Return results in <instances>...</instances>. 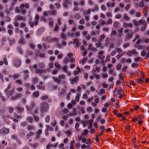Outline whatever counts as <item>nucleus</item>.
I'll use <instances>...</instances> for the list:
<instances>
[{
  "label": "nucleus",
  "mask_w": 149,
  "mask_h": 149,
  "mask_svg": "<svg viewBox=\"0 0 149 149\" xmlns=\"http://www.w3.org/2000/svg\"><path fill=\"white\" fill-rule=\"evenodd\" d=\"M29 105L30 107L28 106H26V108L28 111L30 113H31L33 111V114H37L39 109L38 108H35V105L34 102H31Z\"/></svg>",
  "instance_id": "nucleus-1"
},
{
  "label": "nucleus",
  "mask_w": 149,
  "mask_h": 149,
  "mask_svg": "<svg viewBox=\"0 0 149 149\" xmlns=\"http://www.w3.org/2000/svg\"><path fill=\"white\" fill-rule=\"evenodd\" d=\"M65 75L62 74L59 75L57 78L53 77L52 78L54 81L56 82L57 83L59 84L62 83L65 80Z\"/></svg>",
  "instance_id": "nucleus-2"
},
{
  "label": "nucleus",
  "mask_w": 149,
  "mask_h": 149,
  "mask_svg": "<svg viewBox=\"0 0 149 149\" xmlns=\"http://www.w3.org/2000/svg\"><path fill=\"white\" fill-rule=\"evenodd\" d=\"M49 108V105L47 102L41 103L40 104V111L42 113H45L47 111Z\"/></svg>",
  "instance_id": "nucleus-3"
},
{
  "label": "nucleus",
  "mask_w": 149,
  "mask_h": 149,
  "mask_svg": "<svg viewBox=\"0 0 149 149\" xmlns=\"http://www.w3.org/2000/svg\"><path fill=\"white\" fill-rule=\"evenodd\" d=\"M11 84H9L5 91V93L7 95L8 97H9L14 93V88L12 89V90H10V89L11 88Z\"/></svg>",
  "instance_id": "nucleus-4"
},
{
  "label": "nucleus",
  "mask_w": 149,
  "mask_h": 149,
  "mask_svg": "<svg viewBox=\"0 0 149 149\" xmlns=\"http://www.w3.org/2000/svg\"><path fill=\"white\" fill-rule=\"evenodd\" d=\"M10 132L9 129L5 127H3L0 130V134L4 135L7 134Z\"/></svg>",
  "instance_id": "nucleus-5"
},
{
  "label": "nucleus",
  "mask_w": 149,
  "mask_h": 149,
  "mask_svg": "<svg viewBox=\"0 0 149 149\" xmlns=\"http://www.w3.org/2000/svg\"><path fill=\"white\" fill-rule=\"evenodd\" d=\"M26 19V17H23L19 16V15H17L14 19V20L15 21H17L23 20V21H24Z\"/></svg>",
  "instance_id": "nucleus-6"
},
{
  "label": "nucleus",
  "mask_w": 149,
  "mask_h": 149,
  "mask_svg": "<svg viewBox=\"0 0 149 149\" xmlns=\"http://www.w3.org/2000/svg\"><path fill=\"white\" fill-rule=\"evenodd\" d=\"M25 86L27 88L28 90H29L31 89V90H33L35 89V87L34 86L31 85L29 83H26L25 84Z\"/></svg>",
  "instance_id": "nucleus-7"
},
{
  "label": "nucleus",
  "mask_w": 149,
  "mask_h": 149,
  "mask_svg": "<svg viewBox=\"0 0 149 149\" xmlns=\"http://www.w3.org/2000/svg\"><path fill=\"white\" fill-rule=\"evenodd\" d=\"M16 108L17 110V112L19 113H22L24 110V108L19 105H17Z\"/></svg>",
  "instance_id": "nucleus-8"
},
{
  "label": "nucleus",
  "mask_w": 149,
  "mask_h": 149,
  "mask_svg": "<svg viewBox=\"0 0 149 149\" xmlns=\"http://www.w3.org/2000/svg\"><path fill=\"white\" fill-rule=\"evenodd\" d=\"M79 78V77L77 76H76L73 79L70 78V81L71 84H74V83H76L78 81Z\"/></svg>",
  "instance_id": "nucleus-9"
},
{
  "label": "nucleus",
  "mask_w": 149,
  "mask_h": 149,
  "mask_svg": "<svg viewBox=\"0 0 149 149\" xmlns=\"http://www.w3.org/2000/svg\"><path fill=\"white\" fill-rule=\"evenodd\" d=\"M35 72L36 73H38L40 75H41L46 71L45 70H40L39 68H37L35 69Z\"/></svg>",
  "instance_id": "nucleus-10"
},
{
  "label": "nucleus",
  "mask_w": 149,
  "mask_h": 149,
  "mask_svg": "<svg viewBox=\"0 0 149 149\" xmlns=\"http://www.w3.org/2000/svg\"><path fill=\"white\" fill-rule=\"evenodd\" d=\"M4 64L5 65H8V63L6 58H4L3 59V61H0V66L3 65Z\"/></svg>",
  "instance_id": "nucleus-11"
},
{
  "label": "nucleus",
  "mask_w": 149,
  "mask_h": 149,
  "mask_svg": "<svg viewBox=\"0 0 149 149\" xmlns=\"http://www.w3.org/2000/svg\"><path fill=\"white\" fill-rule=\"evenodd\" d=\"M14 64L16 67H19L21 64L20 61L19 59H16L14 61Z\"/></svg>",
  "instance_id": "nucleus-12"
},
{
  "label": "nucleus",
  "mask_w": 149,
  "mask_h": 149,
  "mask_svg": "<svg viewBox=\"0 0 149 149\" xmlns=\"http://www.w3.org/2000/svg\"><path fill=\"white\" fill-rule=\"evenodd\" d=\"M24 73V74L23 76L24 79L26 80L29 77V76L28 74L29 73V72L28 70H27L23 72Z\"/></svg>",
  "instance_id": "nucleus-13"
},
{
  "label": "nucleus",
  "mask_w": 149,
  "mask_h": 149,
  "mask_svg": "<svg viewBox=\"0 0 149 149\" xmlns=\"http://www.w3.org/2000/svg\"><path fill=\"white\" fill-rule=\"evenodd\" d=\"M48 13L51 15L54 16H56L57 14V12L56 10H49L48 11Z\"/></svg>",
  "instance_id": "nucleus-14"
},
{
  "label": "nucleus",
  "mask_w": 149,
  "mask_h": 149,
  "mask_svg": "<svg viewBox=\"0 0 149 149\" xmlns=\"http://www.w3.org/2000/svg\"><path fill=\"white\" fill-rule=\"evenodd\" d=\"M91 12V9L90 8L88 9L87 10H84L82 11L83 14L84 15H88L90 14Z\"/></svg>",
  "instance_id": "nucleus-15"
},
{
  "label": "nucleus",
  "mask_w": 149,
  "mask_h": 149,
  "mask_svg": "<svg viewBox=\"0 0 149 149\" xmlns=\"http://www.w3.org/2000/svg\"><path fill=\"white\" fill-rule=\"evenodd\" d=\"M14 116L15 117H11L10 118L13 121H15V122H17L18 121V120L17 118H19V115L16 113H14Z\"/></svg>",
  "instance_id": "nucleus-16"
},
{
  "label": "nucleus",
  "mask_w": 149,
  "mask_h": 149,
  "mask_svg": "<svg viewBox=\"0 0 149 149\" xmlns=\"http://www.w3.org/2000/svg\"><path fill=\"white\" fill-rule=\"evenodd\" d=\"M73 44V45H74L75 46L77 47H79L80 45V44L78 40L77 39H74Z\"/></svg>",
  "instance_id": "nucleus-17"
},
{
  "label": "nucleus",
  "mask_w": 149,
  "mask_h": 149,
  "mask_svg": "<svg viewBox=\"0 0 149 149\" xmlns=\"http://www.w3.org/2000/svg\"><path fill=\"white\" fill-rule=\"evenodd\" d=\"M79 141H81L83 143H86V139L84 137V136H80L79 137L78 139Z\"/></svg>",
  "instance_id": "nucleus-18"
},
{
  "label": "nucleus",
  "mask_w": 149,
  "mask_h": 149,
  "mask_svg": "<svg viewBox=\"0 0 149 149\" xmlns=\"http://www.w3.org/2000/svg\"><path fill=\"white\" fill-rule=\"evenodd\" d=\"M113 26L115 29H117L120 26V23L118 22H115L113 24Z\"/></svg>",
  "instance_id": "nucleus-19"
},
{
  "label": "nucleus",
  "mask_w": 149,
  "mask_h": 149,
  "mask_svg": "<svg viewBox=\"0 0 149 149\" xmlns=\"http://www.w3.org/2000/svg\"><path fill=\"white\" fill-rule=\"evenodd\" d=\"M27 129L29 131L34 130L35 129V127L33 125H29L27 126Z\"/></svg>",
  "instance_id": "nucleus-20"
},
{
  "label": "nucleus",
  "mask_w": 149,
  "mask_h": 149,
  "mask_svg": "<svg viewBox=\"0 0 149 149\" xmlns=\"http://www.w3.org/2000/svg\"><path fill=\"white\" fill-rule=\"evenodd\" d=\"M115 5V3L113 2H108L107 4V6L108 7H113Z\"/></svg>",
  "instance_id": "nucleus-21"
},
{
  "label": "nucleus",
  "mask_w": 149,
  "mask_h": 149,
  "mask_svg": "<svg viewBox=\"0 0 149 149\" xmlns=\"http://www.w3.org/2000/svg\"><path fill=\"white\" fill-rule=\"evenodd\" d=\"M68 34V36H70L71 37H73L75 35V34L74 33L72 32V30H69Z\"/></svg>",
  "instance_id": "nucleus-22"
},
{
  "label": "nucleus",
  "mask_w": 149,
  "mask_h": 149,
  "mask_svg": "<svg viewBox=\"0 0 149 149\" xmlns=\"http://www.w3.org/2000/svg\"><path fill=\"white\" fill-rule=\"evenodd\" d=\"M42 133V130L41 129L39 130L36 133V137L37 138H39V136Z\"/></svg>",
  "instance_id": "nucleus-23"
},
{
  "label": "nucleus",
  "mask_w": 149,
  "mask_h": 149,
  "mask_svg": "<svg viewBox=\"0 0 149 149\" xmlns=\"http://www.w3.org/2000/svg\"><path fill=\"white\" fill-rule=\"evenodd\" d=\"M77 70H74L73 72V74L74 75H77L80 72V70L79 67L77 68Z\"/></svg>",
  "instance_id": "nucleus-24"
},
{
  "label": "nucleus",
  "mask_w": 149,
  "mask_h": 149,
  "mask_svg": "<svg viewBox=\"0 0 149 149\" xmlns=\"http://www.w3.org/2000/svg\"><path fill=\"white\" fill-rule=\"evenodd\" d=\"M68 5V0H63V5L65 8H67V6Z\"/></svg>",
  "instance_id": "nucleus-25"
},
{
  "label": "nucleus",
  "mask_w": 149,
  "mask_h": 149,
  "mask_svg": "<svg viewBox=\"0 0 149 149\" xmlns=\"http://www.w3.org/2000/svg\"><path fill=\"white\" fill-rule=\"evenodd\" d=\"M88 58L87 57H85L84 58L81 60L79 61V62L80 63L83 64L85 63L87 60Z\"/></svg>",
  "instance_id": "nucleus-26"
},
{
  "label": "nucleus",
  "mask_w": 149,
  "mask_h": 149,
  "mask_svg": "<svg viewBox=\"0 0 149 149\" xmlns=\"http://www.w3.org/2000/svg\"><path fill=\"white\" fill-rule=\"evenodd\" d=\"M123 59L128 63H131L132 61L131 58H130L127 59L124 58H123Z\"/></svg>",
  "instance_id": "nucleus-27"
},
{
  "label": "nucleus",
  "mask_w": 149,
  "mask_h": 149,
  "mask_svg": "<svg viewBox=\"0 0 149 149\" xmlns=\"http://www.w3.org/2000/svg\"><path fill=\"white\" fill-rule=\"evenodd\" d=\"M147 24L145 23L142 26L141 28V31H144L146 28L147 27Z\"/></svg>",
  "instance_id": "nucleus-28"
},
{
  "label": "nucleus",
  "mask_w": 149,
  "mask_h": 149,
  "mask_svg": "<svg viewBox=\"0 0 149 149\" xmlns=\"http://www.w3.org/2000/svg\"><path fill=\"white\" fill-rule=\"evenodd\" d=\"M27 120L29 123H32L33 120V118L32 116L27 117Z\"/></svg>",
  "instance_id": "nucleus-29"
},
{
  "label": "nucleus",
  "mask_w": 149,
  "mask_h": 149,
  "mask_svg": "<svg viewBox=\"0 0 149 149\" xmlns=\"http://www.w3.org/2000/svg\"><path fill=\"white\" fill-rule=\"evenodd\" d=\"M39 95V93L38 91H35L33 94V96L34 97H38Z\"/></svg>",
  "instance_id": "nucleus-30"
},
{
  "label": "nucleus",
  "mask_w": 149,
  "mask_h": 149,
  "mask_svg": "<svg viewBox=\"0 0 149 149\" xmlns=\"http://www.w3.org/2000/svg\"><path fill=\"white\" fill-rule=\"evenodd\" d=\"M99 24L101 26H103L104 24H106V23L102 19H101L98 21Z\"/></svg>",
  "instance_id": "nucleus-31"
},
{
  "label": "nucleus",
  "mask_w": 149,
  "mask_h": 149,
  "mask_svg": "<svg viewBox=\"0 0 149 149\" xmlns=\"http://www.w3.org/2000/svg\"><path fill=\"white\" fill-rule=\"evenodd\" d=\"M123 17L124 19L126 21L129 20L130 19V17L127 16L126 13H125L124 14Z\"/></svg>",
  "instance_id": "nucleus-32"
},
{
  "label": "nucleus",
  "mask_w": 149,
  "mask_h": 149,
  "mask_svg": "<svg viewBox=\"0 0 149 149\" xmlns=\"http://www.w3.org/2000/svg\"><path fill=\"white\" fill-rule=\"evenodd\" d=\"M80 96V95L78 93L77 94V96L76 97L75 99V100L76 102H78L79 101Z\"/></svg>",
  "instance_id": "nucleus-33"
},
{
  "label": "nucleus",
  "mask_w": 149,
  "mask_h": 149,
  "mask_svg": "<svg viewBox=\"0 0 149 149\" xmlns=\"http://www.w3.org/2000/svg\"><path fill=\"white\" fill-rule=\"evenodd\" d=\"M105 37V36L104 34H102L101 35L100 37V38L99 40V42H102Z\"/></svg>",
  "instance_id": "nucleus-34"
},
{
  "label": "nucleus",
  "mask_w": 149,
  "mask_h": 149,
  "mask_svg": "<svg viewBox=\"0 0 149 149\" xmlns=\"http://www.w3.org/2000/svg\"><path fill=\"white\" fill-rule=\"evenodd\" d=\"M46 127L50 131L52 132L54 130L53 129L48 125H46Z\"/></svg>",
  "instance_id": "nucleus-35"
},
{
  "label": "nucleus",
  "mask_w": 149,
  "mask_h": 149,
  "mask_svg": "<svg viewBox=\"0 0 149 149\" xmlns=\"http://www.w3.org/2000/svg\"><path fill=\"white\" fill-rule=\"evenodd\" d=\"M52 38V37L51 36L48 37L45 40H44L46 42H51Z\"/></svg>",
  "instance_id": "nucleus-36"
},
{
  "label": "nucleus",
  "mask_w": 149,
  "mask_h": 149,
  "mask_svg": "<svg viewBox=\"0 0 149 149\" xmlns=\"http://www.w3.org/2000/svg\"><path fill=\"white\" fill-rule=\"evenodd\" d=\"M48 98V96L47 95H45L42 96L41 97V99L43 100H46Z\"/></svg>",
  "instance_id": "nucleus-37"
},
{
  "label": "nucleus",
  "mask_w": 149,
  "mask_h": 149,
  "mask_svg": "<svg viewBox=\"0 0 149 149\" xmlns=\"http://www.w3.org/2000/svg\"><path fill=\"white\" fill-rule=\"evenodd\" d=\"M88 133V130H84L83 132L80 135L81 136H84L85 135L87 134Z\"/></svg>",
  "instance_id": "nucleus-38"
},
{
  "label": "nucleus",
  "mask_w": 149,
  "mask_h": 149,
  "mask_svg": "<svg viewBox=\"0 0 149 149\" xmlns=\"http://www.w3.org/2000/svg\"><path fill=\"white\" fill-rule=\"evenodd\" d=\"M50 20L49 22V25L51 26H52L54 24V23L53 22L52 19L51 18H49V20Z\"/></svg>",
  "instance_id": "nucleus-39"
},
{
  "label": "nucleus",
  "mask_w": 149,
  "mask_h": 149,
  "mask_svg": "<svg viewBox=\"0 0 149 149\" xmlns=\"http://www.w3.org/2000/svg\"><path fill=\"white\" fill-rule=\"evenodd\" d=\"M20 76L19 74H17L15 73L14 74L13 78L14 79H16L18 78Z\"/></svg>",
  "instance_id": "nucleus-40"
},
{
  "label": "nucleus",
  "mask_w": 149,
  "mask_h": 149,
  "mask_svg": "<svg viewBox=\"0 0 149 149\" xmlns=\"http://www.w3.org/2000/svg\"><path fill=\"white\" fill-rule=\"evenodd\" d=\"M38 65L39 67L40 68V69H42L44 67L45 64H44V63H43L42 62L41 63H39L38 64Z\"/></svg>",
  "instance_id": "nucleus-41"
},
{
  "label": "nucleus",
  "mask_w": 149,
  "mask_h": 149,
  "mask_svg": "<svg viewBox=\"0 0 149 149\" xmlns=\"http://www.w3.org/2000/svg\"><path fill=\"white\" fill-rule=\"evenodd\" d=\"M101 44L100 42H99L95 44L96 47H98L99 49H102L103 47L101 46Z\"/></svg>",
  "instance_id": "nucleus-42"
},
{
  "label": "nucleus",
  "mask_w": 149,
  "mask_h": 149,
  "mask_svg": "<svg viewBox=\"0 0 149 149\" xmlns=\"http://www.w3.org/2000/svg\"><path fill=\"white\" fill-rule=\"evenodd\" d=\"M34 135V133L31 132H30L28 134H27L26 135V137L28 139L31 136H32Z\"/></svg>",
  "instance_id": "nucleus-43"
},
{
  "label": "nucleus",
  "mask_w": 149,
  "mask_h": 149,
  "mask_svg": "<svg viewBox=\"0 0 149 149\" xmlns=\"http://www.w3.org/2000/svg\"><path fill=\"white\" fill-rule=\"evenodd\" d=\"M54 147V145L52 143L48 144L46 146L47 149H50L51 148Z\"/></svg>",
  "instance_id": "nucleus-44"
},
{
  "label": "nucleus",
  "mask_w": 149,
  "mask_h": 149,
  "mask_svg": "<svg viewBox=\"0 0 149 149\" xmlns=\"http://www.w3.org/2000/svg\"><path fill=\"white\" fill-rule=\"evenodd\" d=\"M133 24L136 26H139V21H137L135 19H134L133 20Z\"/></svg>",
  "instance_id": "nucleus-45"
},
{
  "label": "nucleus",
  "mask_w": 149,
  "mask_h": 149,
  "mask_svg": "<svg viewBox=\"0 0 149 149\" xmlns=\"http://www.w3.org/2000/svg\"><path fill=\"white\" fill-rule=\"evenodd\" d=\"M68 67L67 66H64L62 68L63 71L66 73H68Z\"/></svg>",
  "instance_id": "nucleus-46"
},
{
  "label": "nucleus",
  "mask_w": 149,
  "mask_h": 149,
  "mask_svg": "<svg viewBox=\"0 0 149 149\" xmlns=\"http://www.w3.org/2000/svg\"><path fill=\"white\" fill-rule=\"evenodd\" d=\"M54 66L56 68H60V65L57 62L54 63Z\"/></svg>",
  "instance_id": "nucleus-47"
},
{
  "label": "nucleus",
  "mask_w": 149,
  "mask_h": 149,
  "mask_svg": "<svg viewBox=\"0 0 149 149\" xmlns=\"http://www.w3.org/2000/svg\"><path fill=\"white\" fill-rule=\"evenodd\" d=\"M58 72V70L57 69H54L52 72V73L53 75H55Z\"/></svg>",
  "instance_id": "nucleus-48"
},
{
  "label": "nucleus",
  "mask_w": 149,
  "mask_h": 149,
  "mask_svg": "<svg viewBox=\"0 0 149 149\" xmlns=\"http://www.w3.org/2000/svg\"><path fill=\"white\" fill-rule=\"evenodd\" d=\"M101 10L103 11H105L106 10V6L103 4L101 6Z\"/></svg>",
  "instance_id": "nucleus-49"
},
{
  "label": "nucleus",
  "mask_w": 149,
  "mask_h": 149,
  "mask_svg": "<svg viewBox=\"0 0 149 149\" xmlns=\"http://www.w3.org/2000/svg\"><path fill=\"white\" fill-rule=\"evenodd\" d=\"M130 45V44L129 43H127L125 44H124L123 46V47L124 48H127Z\"/></svg>",
  "instance_id": "nucleus-50"
},
{
  "label": "nucleus",
  "mask_w": 149,
  "mask_h": 149,
  "mask_svg": "<svg viewBox=\"0 0 149 149\" xmlns=\"http://www.w3.org/2000/svg\"><path fill=\"white\" fill-rule=\"evenodd\" d=\"M94 113L97 114L99 112L100 110L97 108H95L94 109Z\"/></svg>",
  "instance_id": "nucleus-51"
},
{
  "label": "nucleus",
  "mask_w": 149,
  "mask_h": 149,
  "mask_svg": "<svg viewBox=\"0 0 149 149\" xmlns=\"http://www.w3.org/2000/svg\"><path fill=\"white\" fill-rule=\"evenodd\" d=\"M75 18L77 19H79L80 18V15L79 13H77L75 15Z\"/></svg>",
  "instance_id": "nucleus-52"
},
{
  "label": "nucleus",
  "mask_w": 149,
  "mask_h": 149,
  "mask_svg": "<svg viewBox=\"0 0 149 149\" xmlns=\"http://www.w3.org/2000/svg\"><path fill=\"white\" fill-rule=\"evenodd\" d=\"M106 15L108 17L111 18L112 17V14L110 12H108L106 13Z\"/></svg>",
  "instance_id": "nucleus-53"
},
{
  "label": "nucleus",
  "mask_w": 149,
  "mask_h": 149,
  "mask_svg": "<svg viewBox=\"0 0 149 149\" xmlns=\"http://www.w3.org/2000/svg\"><path fill=\"white\" fill-rule=\"evenodd\" d=\"M117 93L118 95H121V94H123V93L122 91V89H118V90Z\"/></svg>",
  "instance_id": "nucleus-54"
},
{
  "label": "nucleus",
  "mask_w": 149,
  "mask_h": 149,
  "mask_svg": "<svg viewBox=\"0 0 149 149\" xmlns=\"http://www.w3.org/2000/svg\"><path fill=\"white\" fill-rule=\"evenodd\" d=\"M15 43V41L14 39H12L10 41V45L11 46L12 45L14 44Z\"/></svg>",
  "instance_id": "nucleus-55"
},
{
  "label": "nucleus",
  "mask_w": 149,
  "mask_h": 149,
  "mask_svg": "<svg viewBox=\"0 0 149 149\" xmlns=\"http://www.w3.org/2000/svg\"><path fill=\"white\" fill-rule=\"evenodd\" d=\"M59 26L57 25V24H56L55 26L54 29V31L55 32H56L58 31V29H59Z\"/></svg>",
  "instance_id": "nucleus-56"
},
{
  "label": "nucleus",
  "mask_w": 149,
  "mask_h": 149,
  "mask_svg": "<svg viewBox=\"0 0 149 149\" xmlns=\"http://www.w3.org/2000/svg\"><path fill=\"white\" fill-rule=\"evenodd\" d=\"M27 125V123L26 121H24L21 123V125L22 127H24Z\"/></svg>",
  "instance_id": "nucleus-57"
},
{
  "label": "nucleus",
  "mask_w": 149,
  "mask_h": 149,
  "mask_svg": "<svg viewBox=\"0 0 149 149\" xmlns=\"http://www.w3.org/2000/svg\"><path fill=\"white\" fill-rule=\"evenodd\" d=\"M56 122L55 120H54L53 122L51 123L50 125L53 127H54L56 125Z\"/></svg>",
  "instance_id": "nucleus-58"
},
{
  "label": "nucleus",
  "mask_w": 149,
  "mask_h": 149,
  "mask_svg": "<svg viewBox=\"0 0 149 149\" xmlns=\"http://www.w3.org/2000/svg\"><path fill=\"white\" fill-rule=\"evenodd\" d=\"M106 43H104V45L106 46H108L109 44V39L108 38H107L106 39Z\"/></svg>",
  "instance_id": "nucleus-59"
},
{
  "label": "nucleus",
  "mask_w": 149,
  "mask_h": 149,
  "mask_svg": "<svg viewBox=\"0 0 149 149\" xmlns=\"http://www.w3.org/2000/svg\"><path fill=\"white\" fill-rule=\"evenodd\" d=\"M96 98L94 100V102L97 104H98L100 101L98 97L97 96H96Z\"/></svg>",
  "instance_id": "nucleus-60"
},
{
  "label": "nucleus",
  "mask_w": 149,
  "mask_h": 149,
  "mask_svg": "<svg viewBox=\"0 0 149 149\" xmlns=\"http://www.w3.org/2000/svg\"><path fill=\"white\" fill-rule=\"evenodd\" d=\"M94 8L95 9V11H98L99 8L97 4H95L94 5Z\"/></svg>",
  "instance_id": "nucleus-61"
},
{
  "label": "nucleus",
  "mask_w": 149,
  "mask_h": 149,
  "mask_svg": "<svg viewBox=\"0 0 149 149\" xmlns=\"http://www.w3.org/2000/svg\"><path fill=\"white\" fill-rule=\"evenodd\" d=\"M65 133L67 134V136L68 137L71 135V133L70 130H68L65 132Z\"/></svg>",
  "instance_id": "nucleus-62"
},
{
  "label": "nucleus",
  "mask_w": 149,
  "mask_h": 149,
  "mask_svg": "<svg viewBox=\"0 0 149 149\" xmlns=\"http://www.w3.org/2000/svg\"><path fill=\"white\" fill-rule=\"evenodd\" d=\"M79 127V124L78 123H76L75 128L76 129V130L77 131L79 130V129H78V128Z\"/></svg>",
  "instance_id": "nucleus-63"
},
{
  "label": "nucleus",
  "mask_w": 149,
  "mask_h": 149,
  "mask_svg": "<svg viewBox=\"0 0 149 149\" xmlns=\"http://www.w3.org/2000/svg\"><path fill=\"white\" fill-rule=\"evenodd\" d=\"M132 53L134 56H136L138 55L137 53L136 52L135 49H133L132 50Z\"/></svg>",
  "instance_id": "nucleus-64"
}]
</instances>
